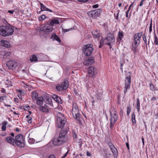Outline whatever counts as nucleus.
Segmentation results:
<instances>
[{"instance_id":"nucleus-43","label":"nucleus","mask_w":158,"mask_h":158,"mask_svg":"<svg viewBox=\"0 0 158 158\" xmlns=\"http://www.w3.org/2000/svg\"><path fill=\"white\" fill-rule=\"evenodd\" d=\"M69 151V150H68L67 152L64 155L61 157V158H65L68 155Z\"/></svg>"},{"instance_id":"nucleus-58","label":"nucleus","mask_w":158,"mask_h":158,"mask_svg":"<svg viewBox=\"0 0 158 158\" xmlns=\"http://www.w3.org/2000/svg\"><path fill=\"white\" fill-rule=\"evenodd\" d=\"M48 158H55V156L53 155H51Z\"/></svg>"},{"instance_id":"nucleus-10","label":"nucleus","mask_w":158,"mask_h":158,"mask_svg":"<svg viewBox=\"0 0 158 158\" xmlns=\"http://www.w3.org/2000/svg\"><path fill=\"white\" fill-rule=\"evenodd\" d=\"M102 10L98 9L93 10H91L88 12V15L90 17L95 18L98 16L101 12Z\"/></svg>"},{"instance_id":"nucleus-51","label":"nucleus","mask_w":158,"mask_h":158,"mask_svg":"<svg viewBox=\"0 0 158 158\" xmlns=\"http://www.w3.org/2000/svg\"><path fill=\"white\" fill-rule=\"evenodd\" d=\"M5 97V96L0 97V102H2L4 100V98Z\"/></svg>"},{"instance_id":"nucleus-27","label":"nucleus","mask_w":158,"mask_h":158,"mask_svg":"<svg viewBox=\"0 0 158 158\" xmlns=\"http://www.w3.org/2000/svg\"><path fill=\"white\" fill-rule=\"evenodd\" d=\"M51 38L53 40H56L59 42H60V40L58 37L56 35L53 34L52 35Z\"/></svg>"},{"instance_id":"nucleus-36","label":"nucleus","mask_w":158,"mask_h":158,"mask_svg":"<svg viewBox=\"0 0 158 158\" xmlns=\"http://www.w3.org/2000/svg\"><path fill=\"white\" fill-rule=\"evenodd\" d=\"M47 17L45 15H43L39 17L38 19L39 21H43Z\"/></svg>"},{"instance_id":"nucleus-49","label":"nucleus","mask_w":158,"mask_h":158,"mask_svg":"<svg viewBox=\"0 0 158 158\" xmlns=\"http://www.w3.org/2000/svg\"><path fill=\"white\" fill-rule=\"evenodd\" d=\"M31 117H29V118L27 120V122H28V123H31Z\"/></svg>"},{"instance_id":"nucleus-11","label":"nucleus","mask_w":158,"mask_h":158,"mask_svg":"<svg viewBox=\"0 0 158 158\" xmlns=\"http://www.w3.org/2000/svg\"><path fill=\"white\" fill-rule=\"evenodd\" d=\"M143 32H141L135 34L134 36V41L132 44L139 45L140 42L141 37L142 35Z\"/></svg>"},{"instance_id":"nucleus-21","label":"nucleus","mask_w":158,"mask_h":158,"mask_svg":"<svg viewBox=\"0 0 158 158\" xmlns=\"http://www.w3.org/2000/svg\"><path fill=\"white\" fill-rule=\"evenodd\" d=\"M31 97L33 101H36L37 98H38V93L35 91H32L31 93Z\"/></svg>"},{"instance_id":"nucleus-13","label":"nucleus","mask_w":158,"mask_h":158,"mask_svg":"<svg viewBox=\"0 0 158 158\" xmlns=\"http://www.w3.org/2000/svg\"><path fill=\"white\" fill-rule=\"evenodd\" d=\"M6 64L9 69L13 70L16 68L17 63L15 60H11L8 61Z\"/></svg>"},{"instance_id":"nucleus-23","label":"nucleus","mask_w":158,"mask_h":158,"mask_svg":"<svg viewBox=\"0 0 158 158\" xmlns=\"http://www.w3.org/2000/svg\"><path fill=\"white\" fill-rule=\"evenodd\" d=\"M40 110L44 112H48V106L45 104L44 106H41L40 107Z\"/></svg>"},{"instance_id":"nucleus-54","label":"nucleus","mask_w":158,"mask_h":158,"mask_svg":"<svg viewBox=\"0 0 158 158\" xmlns=\"http://www.w3.org/2000/svg\"><path fill=\"white\" fill-rule=\"evenodd\" d=\"M24 107H25V108H24V109L25 110H29V109L30 108V106L28 105H26Z\"/></svg>"},{"instance_id":"nucleus-39","label":"nucleus","mask_w":158,"mask_h":158,"mask_svg":"<svg viewBox=\"0 0 158 158\" xmlns=\"http://www.w3.org/2000/svg\"><path fill=\"white\" fill-rule=\"evenodd\" d=\"M28 142L31 144H33L35 142V140L33 138H30L28 140Z\"/></svg>"},{"instance_id":"nucleus-9","label":"nucleus","mask_w":158,"mask_h":158,"mask_svg":"<svg viewBox=\"0 0 158 158\" xmlns=\"http://www.w3.org/2000/svg\"><path fill=\"white\" fill-rule=\"evenodd\" d=\"M128 73L129 75H127L126 77L125 81V89L124 90V93L125 94L127 91L128 89H129L130 87L131 83V74L129 72Z\"/></svg>"},{"instance_id":"nucleus-22","label":"nucleus","mask_w":158,"mask_h":158,"mask_svg":"<svg viewBox=\"0 0 158 158\" xmlns=\"http://www.w3.org/2000/svg\"><path fill=\"white\" fill-rule=\"evenodd\" d=\"M44 99L42 97H39L37 98L36 100L37 104L39 105L42 106L43 103Z\"/></svg>"},{"instance_id":"nucleus-5","label":"nucleus","mask_w":158,"mask_h":158,"mask_svg":"<svg viewBox=\"0 0 158 158\" xmlns=\"http://www.w3.org/2000/svg\"><path fill=\"white\" fill-rule=\"evenodd\" d=\"M15 140V145L21 147H24V139L22 135L19 134L16 135Z\"/></svg>"},{"instance_id":"nucleus-40","label":"nucleus","mask_w":158,"mask_h":158,"mask_svg":"<svg viewBox=\"0 0 158 158\" xmlns=\"http://www.w3.org/2000/svg\"><path fill=\"white\" fill-rule=\"evenodd\" d=\"M131 106H128L127 107V115H129V114L131 111Z\"/></svg>"},{"instance_id":"nucleus-42","label":"nucleus","mask_w":158,"mask_h":158,"mask_svg":"<svg viewBox=\"0 0 158 158\" xmlns=\"http://www.w3.org/2000/svg\"><path fill=\"white\" fill-rule=\"evenodd\" d=\"M129 10H128L126 12V17L128 18V19H129L131 15V12L130 13V15L128 16V13L129 11Z\"/></svg>"},{"instance_id":"nucleus-50","label":"nucleus","mask_w":158,"mask_h":158,"mask_svg":"<svg viewBox=\"0 0 158 158\" xmlns=\"http://www.w3.org/2000/svg\"><path fill=\"white\" fill-rule=\"evenodd\" d=\"M72 30V28H71L70 29H63V31L64 32H67L69 31L70 30Z\"/></svg>"},{"instance_id":"nucleus-46","label":"nucleus","mask_w":158,"mask_h":158,"mask_svg":"<svg viewBox=\"0 0 158 158\" xmlns=\"http://www.w3.org/2000/svg\"><path fill=\"white\" fill-rule=\"evenodd\" d=\"M142 37H143V41H147V40L146 39V35H145V34H143V35Z\"/></svg>"},{"instance_id":"nucleus-52","label":"nucleus","mask_w":158,"mask_h":158,"mask_svg":"<svg viewBox=\"0 0 158 158\" xmlns=\"http://www.w3.org/2000/svg\"><path fill=\"white\" fill-rule=\"evenodd\" d=\"M17 91L20 94H24V93H23L22 91L21 90H19L17 89Z\"/></svg>"},{"instance_id":"nucleus-15","label":"nucleus","mask_w":158,"mask_h":158,"mask_svg":"<svg viewBox=\"0 0 158 158\" xmlns=\"http://www.w3.org/2000/svg\"><path fill=\"white\" fill-rule=\"evenodd\" d=\"M105 40H106L108 42L106 44L110 46V43L114 42V35L111 33L109 34Z\"/></svg>"},{"instance_id":"nucleus-45","label":"nucleus","mask_w":158,"mask_h":158,"mask_svg":"<svg viewBox=\"0 0 158 158\" xmlns=\"http://www.w3.org/2000/svg\"><path fill=\"white\" fill-rule=\"evenodd\" d=\"M108 145L110 148H112V147H113L114 146V145H113L110 142L108 143Z\"/></svg>"},{"instance_id":"nucleus-12","label":"nucleus","mask_w":158,"mask_h":158,"mask_svg":"<svg viewBox=\"0 0 158 158\" xmlns=\"http://www.w3.org/2000/svg\"><path fill=\"white\" fill-rule=\"evenodd\" d=\"M53 29V26L49 23V22H47V23L44 25L41 30L45 32H49L52 31Z\"/></svg>"},{"instance_id":"nucleus-16","label":"nucleus","mask_w":158,"mask_h":158,"mask_svg":"<svg viewBox=\"0 0 158 158\" xmlns=\"http://www.w3.org/2000/svg\"><path fill=\"white\" fill-rule=\"evenodd\" d=\"M94 61V60L93 57H89L85 60L83 62V64L85 65H89L93 64Z\"/></svg>"},{"instance_id":"nucleus-59","label":"nucleus","mask_w":158,"mask_h":158,"mask_svg":"<svg viewBox=\"0 0 158 158\" xmlns=\"http://www.w3.org/2000/svg\"><path fill=\"white\" fill-rule=\"evenodd\" d=\"M156 99V97H152L151 99V100L155 101Z\"/></svg>"},{"instance_id":"nucleus-61","label":"nucleus","mask_w":158,"mask_h":158,"mask_svg":"<svg viewBox=\"0 0 158 158\" xmlns=\"http://www.w3.org/2000/svg\"><path fill=\"white\" fill-rule=\"evenodd\" d=\"M143 2H143L141 1V2L140 3V4H139V6H142L143 5Z\"/></svg>"},{"instance_id":"nucleus-62","label":"nucleus","mask_w":158,"mask_h":158,"mask_svg":"<svg viewBox=\"0 0 158 158\" xmlns=\"http://www.w3.org/2000/svg\"><path fill=\"white\" fill-rule=\"evenodd\" d=\"M126 145L127 148V149H129V143H126Z\"/></svg>"},{"instance_id":"nucleus-48","label":"nucleus","mask_w":158,"mask_h":158,"mask_svg":"<svg viewBox=\"0 0 158 158\" xmlns=\"http://www.w3.org/2000/svg\"><path fill=\"white\" fill-rule=\"evenodd\" d=\"M1 91L2 93H6V90L3 88H2L1 89Z\"/></svg>"},{"instance_id":"nucleus-63","label":"nucleus","mask_w":158,"mask_h":158,"mask_svg":"<svg viewBox=\"0 0 158 158\" xmlns=\"http://www.w3.org/2000/svg\"><path fill=\"white\" fill-rule=\"evenodd\" d=\"M6 133H2L1 134V135L2 136H6Z\"/></svg>"},{"instance_id":"nucleus-57","label":"nucleus","mask_w":158,"mask_h":158,"mask_svg":"<svg viewBox=\"0 0 158 158\" xmlns=\"http://www.w3.org/2000/svg\"><path fill=\"white\" fill-rule=\"evenodd\" d=\"M8 12L10 14H13L14 13V11L13 10H9Z\"/></svg>"},{"instance_id":"nucleus-6","label":"nucleus","mask_w":158,"mask_h":158,"mask_svg":"<svg viewBox=\"0 0 158 158\" xmlns=\"http://www.w3.org/2000/svg\"><path fill=\"white\" fill-rule=\"evenodd\" d=\"M110 128H113L115 123L116 122L118 118L117 113L115 110H114V113H112L111 111H110Z\"/></svg>"},{"instance_id":"nucleus-26","label":"nucleus","mask_w":158,"mask_h":158,"mask_svg":"<svg viewBox=\"0 0 158 158\" xmlns=\"http://www.w3.org/2000/svg\"><path fill=\"white\" fill-rule=\"evenodd\" d=\"M2 45L6 48H9L10 47V44L9 43L5 40H2L1 41Z\"/></svg>"},{"instance_id":"nucleus-55","label":"nucleus","mask_w":158,"mask_h":158,"mask_svg":"<svg viewBox=\"0 0 158 158\" xmlns=\"http://www.w3.org/2000/svg\"><path fill=\"white\" fill-rule=\"evenodd\" d=\"M98 6H99V5L98 4H96V5H93L92 6V7H93V8H97L98 7Z\"/></svg>"},{"instance_id":"nucleus-4","label":"nucleus","mask_w":158,"mask_h":158,"mask_svg":"<svg viewBox=\"0 0 158 158\" xmlns=\"http://www.w3.org/2000/svg\"><path fill=\"white\" fill-rule=\"evenodd\" d=\"M65 123L66 121L64 115L60 113H58L56 126L62 129L64 127Z\"/></svg>"},{"instance_id":"nucleus-25","label":"nucleus","mask_w":158,"mask_h":158,"mask_svg":"<svg viewBox=\"0 0 158 158\" xmlns=\"http://www.w3.org/2000/svg\"><path fill=\"white\" fill-rule=\"evenodd\" d=\"M30 60L31 62H37L38 61L37 56L35 55H33L31 56Z\"/></svg>"},{"instance_id":"nucleus-20","label":"nucleus","mask_w":158,"mask_h":158,"mask_svg":"<svg viewBox=\"0 0 158 158\" xmlns=\"http://www.w3.org/2000/svg\"><path fill=\"white\" fill-rule=\"evenodd\" d=\"M110 149L113 153L114 157L116 158L118 155V152L116 148L114 146L111 148Z\"/></svg>"},{"instance_id":"nucleus-32","label":"nucleus","mask_w":158,"mask_h":158,"mask_svg":"<svg viewBox=\"0 0 158 158\" xmlns=\"http://www.w3.org/2000/svg\"><path fill=\"white\" fill-rule=\"evenodd\" d=\"M11 53L10 52H7L4 53L3 55V57L5 58H7L8 57H10L11 55Z\"/></svg>"},{"instance_id":"nucleus-17","label":"nucleus","mask_w":158,"mask_h":158,"mask_svg":"<svg viewBox=\"0 0 158 158\" xmlns=\"http://www.w3.org/2000/svg\"><path fill=\"white\" fill-rule=\"evenodd\" d=\"M5 140L6 142L13 146H15V139L10 136L7 137Z\"/></svg>"},{"instance_id":"nucleus-53","label":"nucleus","mask_w":158,"mask_h":158,"mask_svg":"<svg viewBox=\"0 0 158 158\" xmlns=\"http://www.w3.org/2000/svg\"><path fill=\"white\" fill-rule=\"evenodd\" d=\"M100 44L101 45H104V41L103 40L101 39L100 41Z\"/></svg>"},{"instance_id":"nucleus-7","label":"nucleus","mask_w":158,"mask_h":158,"mask_svg":"<svg viewBox=\"0 0 158 158\" xmlns=\"http://www.w3.org/2000/svg\"><path fill=\"white\" fill-rule=\"evenodd\" d=\"M82 50L85 55L86 56L90 55L93 50L92 45L88 44L84 45L83 46Z\"/></svg>"},{"instance_id":"nucleus-41","label":"nucleus","mask_w":158,"mask_h":158,"mask_svg":"<svg viewBox=\"0 0 158 158\" xmlns=\"http://www.w3.org/2000/svg\"><path fill=\"white\" fill-rule=\"evenodd\" d=\"M150 89L152 91H155V86L153 84H151L150 85Z\"/></svg>"},{"instance_id":"nucleus-38","label":"nucleus","mask_w":158,"mask_h":158,"mask_svg":"<svg viewBox=\"0 0 158 158\" xmlns=\"http://www.w3.org/2000/svg\"><path fill=\"white\" fill-rule=\"evenodd\" d=\"M72 133L74 140L77 139V135L75 131L74 130H73Z\"/></svg>"},{"instance_id":"nucleus-19","label":"nucleus","mask_w":158,"mask_h":158,"mask_svg":"<svg viewBox=\"0 0 158 158\" xmlns=\"http://www.w3.org/2000/svg\"><path fill=\"white\" fill-rule=\"evenodd\" d=\"M52 98L55 101L58 103H61L62 102L61 98L56 95H53Z\"/></svg>"},{"instance_id":"nucleus-24","label":"nucleus","mask_w":158,"mask_h":158,"mask_svg":"<svg viewBox=\"0 0 158 158\" xmlns=\"http://www.w3.org/2000/svg\"><path fill=\"white\" fill-rule=\"evenodd\" d=\"M49 23L52 26L55 24H58L59 23V21L57 19H53L51 20V21L49 22Z\"/></svg>"},{"instance_id":"nucleus-60","label":"nucleus","mask_w":158,"mask_h":158,"mask_svg":"<svg viewBox=\"0 0 158 158\" xmlns=\"http://www.w3.org/2000/svg\"><path fill=\"white\" fill-rule=\"evenodd\" d=\"M123 64L121 63L120 66V69L122 70V71H123Z\"/></svg>"},{"instance_id":"nucleus-18","label":"nucleus","mask_w":158,"mask_h":158,"mask_svg":"<svg viewBox=\"0 0 158 158\" xmlns=\"http://www.w3.org/2000/svg\"><path fill=\"white\" fill-rule=\"evenodd\" d=\"M92 33L94 37L98 38V39H99L101 34L98 30H95L93 31L92 32Z\"/></svg>"},{"instance_id":"nucleus-37","label":"nucleus","mask_w":158,"mask_h":158,"mask_svg":"<svg viewBox=\"0 0 158 158\" xmlns=\"http://www.w3.org/2000/svg\"><path fill=\"white\" fill-rule=\"evenodd\" d=\"M38 60L39 59H40L41 60H43L44 59L43 58V56L42 54H39L37 56Z\"/></svg>"},{"instance_id":"nucleus-14","label":"nucleus","mask_w":158,"mask_h":158,"mask_svg":"<svg viewBox=\"0 0 158 158\" xmlns=\"http://www.w3.org/2000/svg\"><path fill=\"white\" fill-rule=\"evenodd\" d=\"M88 73L90 77H93L97 73L96 69L93 66L89 67L88 69Z\"/></svg>"},{"instance_id":"nucleus-3","label":"nucleus","mask_w":158,"mask_h":158,"mask_svg":"<svg viewBox=\"0 0 158 158\" xmlns=\"http://www.w3.org/2000/svg\"><path fill=\"white\" fill-rule=\"evenodd\" d=\"M72 114L73 118L76 119V120L79 123H81V117L80 114L79 112L78 107L75 103H73V107L72 110Z\"/></svg>"},{"instance_id":"nucleus-47","label":"nucleus","mask_w":158,"mask_h":158,"mask_svg":"<svg viewBox=\"0 0 158 158\" xmlns=\"http://www.w3.org/2000/svg\"><path fill=\"white\" fill-rule=\"evenodd\" d=\"M79 2H86L88 1L89 0H77Z\"/></svg>"},{"instance_id":"nucleus-8","label":"nucleus","mask_w":158,"mask_h":158,"mask_svg":"<svg viewBox=\"0 0 158 158\" xmlns=\"http://www.w3.org/2000/svg\"><path fill=\"white\" fill-rule=\"evenodd\" d=\"M69 85L68 81L67 80H64L61 84L56 85V89L58 91H61L63 90H66Z\"/></svg>"},{"instance_id":"nucleus-35","label":"nucleus","mask_w":158,"mask_h":158,"mask_svg":"<svg viewBox=\"0 0 158 158\" xmlns=\"http://www.w3.org/2000/svg\"><path fill=\"white\" fill-rule=\"evenodd\" d=\"M123 36L122 31H119L118 33V37L120 40H121Z\"/></svg>"},{"instance_id":"nucleus-31","label":"nucleus","mask_w":158,"mask_h":158,"mask_svg":"<svg viewBox=\"0 0 158 158\" xmlns=\"http://www.w3.org/2000/svg\"><path fill=\"white\" fill-rule=\"evenodd\" d=\"M138 46V45L132 44V49L133 51L134 54H135L137 52V48Z\"/></svg>"},{"instance_id":"nucleus-33","label":"nucleus","mask_w":158,"mask_h":158,"mask_svg":"<svg viewBox=\"0 0 158 158\" xmlns=\"http://www.w3.org/2000/svg\"><path fill=\"white\" fill-rule=\"evenodd\" d=\"M40 5L41 6L40 9L42 11H45L46 10V9H47V8L45 7L43 5V4L41 3L40 2Z\"/></svg>"},{"instance_id":"nucleus-30","label":"nucleus","mask_w":158,"mask_h":158,"mask_svg":"<svg viewBox=\"0 0 158 158\" xmlns=\"http://www.w3.org/2000/svg\"><path fill=\"white\" fill-rule=\"evenodd\" d=\"M154 43L155 44V45H158V38L156 35L155 31H154Z\"/></svg>"},{"instance_id":"nucleus-64","label":"nucleus","mask_w":158,"mask_h":158,"mask_svg":"<svg viewBox=\"0 0 158 158\" xmlns=\"http://www.w3.org/2000/svg\"><path fill=\"white\" fill-rule=\"evenodd\" d=\"M46 11H48L49 12H52V11L51 10H50L49 9L47 8V9H46Z\"/></svg>"},{"instance_id":"nucleus-56","label":"nucleus","mask_w":158,"mask_h":158,"mask_svg":"<svg viewBox=\"0 0 158 158\" xmlns=\"http://www.w3.org/2000/svg\"><path fill=\"white\" fill-rule=\"evenodd\" d=\"M86 155L87 156H90L91 155V153L88 151H87Z\"/></svg>"},{"instance_id":"nucleus-44","label":"nucleus","mask_w":158,"mask_h":158,"mask_svg":"<svg viewBox=\"0 0 158 158\" xmlns=\"http://www.w3.org/2000/svg\"><path fill=\"white\" fill-rule=\"evenodd\" d=\"M152 23L151 22L149 26V32L150 33L152 30Z\"/></svg>"},{"instance_id":"nucleus-2","label":"nucleus","mask_w":158,"mask_h":158,"mask_svg":"<svg viewBox=\"0 0 158 158\" xmlns=\"http://www.w3.org/2000/svg\"><path fill=\"white\" fill-rule=\"evenodd\" d=\"M14 31L13 27L10 25H6L0 26V35L3 36L11 35Z\"/></svg>"},{"instance_id":"nucleus-28","label":"nucleus","mask_w":158,"mask_h":158,"mask_svg":"<svg viewBox=\"0 0 158 158\" xmlns=\"http://www.w3.org/2000/svg\"><path fill=\"white\" fill-rule=\"evenodd\" d=\"M136 108L138 112L140 111V102L139 98H137Z\"/></svg>"},{"instance_id":"nucleus-1","label":"nucleus","mask_w":158,"mask_h":158,"mask_svg":"<svg viewBox=\"0 0 158 158\" xmlns=\"http://www.w3.org/2000/svg\"><path fill=\"white\" fill-rule=\"evenodd\" d=\"M68 131V130H61L59 136L53 138L52 140L53 144L55 145L59 146L65 143L66 141V135Z\"/></svg>"},{"instance_id":"nucleus-34","label":"nucleus","mask_w":158,"mask_h":158,"mask_svg":"<svg viewBox=\"0 0 158 158\" xmlns=\"http://www.w3.org/2000/svg\"><path fill=\"white\" fill-rule=\"evenodd\" d=\"M131 120L133 123H136L135 114L134 112L132 113L131 115Z\"/></svg>"},{"instance_id":"nucleus-29","label":"nucleus","mask_w":158,"mask_h":158,"mask_svg":"<svg viewBox=\"0 0 158 158\" xmlns=\"http://www.w3.org/2000/svg\"><path fill=\"white\" fill-rule=\"evenodd\" d=\"M8 122L5 121L2 123V126L1 128V129L2 131H5L6 130V126Z\"/></svg>"}]
</instances>
